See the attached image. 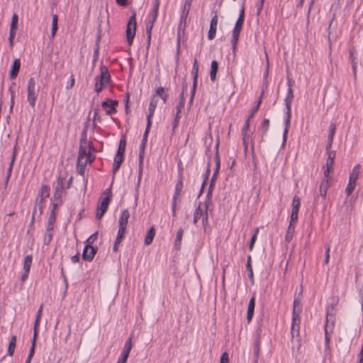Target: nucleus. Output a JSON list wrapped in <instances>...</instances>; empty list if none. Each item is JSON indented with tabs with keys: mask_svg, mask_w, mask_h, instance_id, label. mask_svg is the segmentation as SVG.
<instances>
[{
	"mask_svg": "<svg viewBox=\"0 0 363 363\" xmlns=\"http://www.w3.org/2000/svg\"><path fill=\"white\" fill-rule=\"evenodd\" d=\"M104 195H106V196L101 197L98 206H97V212L96 214V218L100 220L104 214L107 211L109 201L111 200V189H107L103 194Z\"/></svg>",
	"mask_w": 363,
	"mask_h": 363,
	"instance_id": "5",
	"label": "nucleus"
},
{
	"mask_svg": "<svg viewBox=\"0 0 363 363\" xmlns=\"http://www.w3.org/2000/svg\"><path fill=\"white\" fill-rule=\"evenodd\" d=\"M243 23H244V20H242L241 18H238V20L235 23V27L233 28V34H232V39H231V43L233 45V50L235 49L236 45L238 43L239 35H240V31L242 30Z\"/></svg>",
	"mask_w": 363,
	"mask_h": 363,
	"instance_id": "9",
	"label": "nucleus"
},
{
	"mask_svg": "<svg viewBox=\"0 0 363 363\" xmlns=\"http://www.w3.org/2000/svg\"><path fill=\"white\" fill-rule=\"evenodd\" d=\"M50 196V187L48 185H43L38 194L37 199H36V203L35 205L33 212V217H32V221L31 224L34 222V216L36 213V207L38 206L40 210L41 211L44 207V202L46 198L49 197Z\"/></svg>",
	"mask_w": 363,
	"mask_h": 363,
	"instance_id": "6",
	"label": "nucleus"
},
{
	"mask_svg": "<svg viewBox=\"0 0 363 363\" xmlns=\"http://www.w3.org/2000/svg\"><path fill=\"white\" fill-rule=\"evenodd\" d=\"M229 362V357L228 354L227 352H224L222 354L220 357V363H228Z\"/></svg>",
	"mask_w": 363,
	"mask_h": 363,
	"instance_id": "59",
	"label": "nucleus"
},
{
	"mask_svg": "<svg viewBox=\"0 0 363 363\" xmlns=\"http://www.w3.org/2000/svg\"><path fill=\"white\" fill-rule=\"evenodd\" d=\"M18 16L17 14L14 13L12 16L11 23L10 26V31H17L18 28Z\"/></svg>",
	"mask_w": 363,
	"mask_h": 363,
	"instance_id": "42",
	"label": "nucleus"
},
{
	"mask_svg": "<svg viewBox=\"0 0 363 363\" xmlns=\"http://www.w3.org/2000/svg\"><path fill=\"white\" fill-rule=\"evenodd\" d=\"M184 234L182 228H179L177 233V236L174 241V247L177 250H179L182 245V240Z\"/></svg>",
	"mask_w": 363,
	"mask_h": 363,
	"instance_id": "32",
	"label": "nucleus"
},
{
	"mask_svg": "<svg viewBox=\"0 0 363 363\" xmlns=\"http://www.w3.org/2000/svg\"><path fill=\"white\" fill-rule=\"evenodd\" d=\"M258 233V228L256 229V231L255 233V234L252 236L251 238V240H250V243L249 245V249L250 251L252 250L253 249V247H254V244L256 241V239H257V234Z\"/></svg>",
	"mask_w": 363,
	"mask_h": 363,
	"instance_id": "52",
	"label": "nucleus"
},
{
	"mask_svg": "<svg viewBox=\"0 0 363 363\" xmlns=\"http://www.w3.org/2000/svg\"><path fill=\"white\" fill-rule=\"evenodd\" d=\"M13 166H11V164L9 163V166L7 169V175H6V184H7L9 182V180L11 177V173H12V170H13Z\"/></svg>",
	"mask_w": 363,
	"mask_h": 363,
	"instance_id": "62",
	"label": "nucleus"
},
{
	"mask_svg": "<svg viewBox=\"0 0 363 363\" xmlns=\"http://www.w3.org/2000/svg\"><path fill=\"white\" fill-rule=\"evenodd\" d=\"M160 6V0H155L154 7L152 11L147 16L146 22V33H147V49L148 50L151 44L152 30L154 23L157 18L158 9Z\"/></svg>",
	"mask_w": 363,
	"mask_h": 363,
	"instance_id": "1",
	"label": "nucleus"
},
{
	"mask_svg": "<svg viewBox=\"0 0 363 363\" xmlns=\"http://www.w3.org/2000/svg\"><path fill=\"white\" fill-rule=\"evenodd\" d=\"M111 82V75L107 67L100 66V74L95 77V91L100 93Z\"/></svg>",
	"mask_w": 363,
	"mask_h": 363,
	"instance_id": "3",
	"label": "nucleus"
},
{
	"mask_svg": "<svg viewBox=\"0 0 363 363\" xmlns=\"http://www.w3.org/2000/svg\"><path fill=\"white\" fill-rule=\"evenodd\" d=\"M74 82H75V80H74V76H73V74H72L66 84V89H72L74 85Z\"/></svg>",
	"mask_w": 363,
	"mask_h": 363,
	"instance_id": "53",
	"label": "nucleus"
},
{
	"mask_svg": "<svg viewBox=\"0 0 363 363\" xmlns=\"http://www.w3.org/2000/svg\"><path fill=\"white\" fill-rule=\"evenodd\" d=\"M132 338L133 335H131L125 342L122 353L118 359L117 363H126L130 352L132 349Z\"/></svg>",
	"mask_w": 363,
	"mask_h": 363,
	"instance_id": "10",
	"label": "nucleus"
},
{
	"mask_svg": "<svg viewBox=\"0 0 363 363\" xmlns=\"http://www.w3.org/2000/svg\"><path fill=\"white\" fill-rule=\"evenodd\" d=\"M210 172H211L210 166L208 165V168H207V169L206 171V173L204 174V178H203V186H206V184L207 183V180L208 179Z\"/></svg>",
	"mask_w": 363,
	"mask_h": 363,
	"instance_id": "60",
	"label": "nucleus"
},
{
	"mask_svg": "<svg viewBox=\"0 0 363 363\" xmlns=\"http://www.w3.org/2000/svg\"><path fill=\"white\" fill-rule=\"evenodd\" d=\"M247 272H248V277L252 282V284H254V274L252 271V265L250 266V268H246Z\"/></svg>",
	"mask_w": 363,
	"mask_h": 363,
	"instance_id": "58",
	"label": "nucleus"
},
{
	"mask_svg": "<svg viewBox=\"0 0 363 363\" xmlns=\"http://www.w3.org/2000/svg\"><path fill=\"white\" fill-rule=\"evenodd\" d=\"M38 89L36 87V82L33 77H30L27 86V101L29 105L34 108L38 96Z\"/></svg>",
	"mask_w": 363,
	"mask_h": 363,
	"instance_id": "4",
	"label": "nucleus"
},
{
	"mask_svg": "<svg viewBox=\"0 0 363 363\" xmlns=\"http://www.w3.org/2000/svg\"><path fill=\"white\" fill-rule=\"evenodd\" d=\"M97 247H94L89 244H86L83 250L82 259L89 262L91 261L97 252Z\"/></svg>",
	"mask_w": 363,
	"mask_h": 363,
	"instance_id": "13",
	"label": "nucleus"
},
{
	"mask_svg": "<svg viewBox=\"0 0 363 363\" xmlns=\"http://www.w3.org/2000/svg\"><path fill=\"white\" fill-rule=\"evenodd\" d=\"M329 186L328 179H323L319 186V195H317L314 198V206L316 207L319 203L325 204L326 199L327 191Z\"/></svg>",
	"mask_w": 363,
	"mask_h": 363,
	"instance_id": "8",
	"label": "nucleus"
},
{
	"mask_svg": "<svg viewBox=\"0 0 363 363\" xmlns=\"http://www.w3.org/2000/svg\"><path fill=\"white\" fill-rule=\"evenodd\" d=\"M123 161V156L116 155L114 157L113 162L116 164H121Z\"/></svg>",
	"mask_w": 363,
	"mask_h": 363,
	"instance_id": "63",
	"label": "nucleus"
},
{
	"mask_svg": "<svg viewBox=\"0 0 363 363\" xmlns=\"http://www.w3.org/2000/svg\"><path fill=\"white\" fill-rule=\"evenodd\" d=\"M57 21H58L57 15L52 14V29H51V33H50L51 38H54V36L55 35L56 32L58 29Z\"/></svg>",
	"mask_w": 363,
	"mask_h": 363,
	"instance_id": "34",
	"label": "nucleus"
},
{
	"mask_svg": "<svg viewBox=\"0 0 363 363\" xmlns=\"http://www.w3.org/2000/svg\"><path fill=\"white\" fill-rule=\"evenodd\" d=\"M150 128H151V125H149L148 124H147L145 133L143 134V138L140 146V150H145V146H146V144L147 142V137H148V134H149Z\"/></svg>",
	"mask_w": 363,
	"mask_h": 363,
	"instance_id": "36",
	"label": "nucleus"
},
{
	"mask_svg": "<svg viewBox=\"0 0 363 363\" xmlns=\"http://www.w3.org/2000/svg\"><path fill=\"white\" fill-rule=\"evenodd\" d=\"M125 147H126V140H125V138L123 136L120 140L119 146H118L116 155L124 156L125 151Z\"/></svg>",
	"mask_w": 363,
	"mask_h": 363,
	"instance_id": "35",
	"label": "nucleus"
},
{
	"mask_svg": "<svg viewBox=\"0 0 363 363\" xmlns=\"http://www.w3.org/2000/svg\"><path fill=\"white\" fill-rule=\"evenodd\" d=\"M16 33V32L9 31V45L11 48L13 46V39L15 38Z\"/></svg>",
	"mask_w": 363,
	"mask_h": 363,
	"instance_id": "55",
	"label": "nucleus"
},
{
	"mask_svg": "<svg viewBox=\"0 0 363 363\" xmlns=\"http://www.w3.org/2000/svg\"><path fill=\"white\" fill-rule=\"evenodd\" d=\"M329 259H330V245H328L326 247L325 257V260H324L325 264H328L329 262Z\"/></svg>",
	"mask_w": 363,
	"mask_h": 363,
	"instance_id": "64",
	"label": "nucleus"
},
{
	"mask_svg": "<svg viewBox=\"0 0 363 363\" xmlns=\"http://www.w3.org/2000/svg\"><path fill=\"white\" fill-rule=\"evenodd\" d=\"M361 166L360 164L355 165L352 172L350 174L349 181L355 182H357L359 174L360 173Z\"/></svg>",
	"mask_w": 363,
	"mask_h": 363,
	"instance_id": "24",
	"label": "nucleus"
},
{
	"mask_svg": "<svg viewBox=\"0 0 363 363\" xmlns=\"http://www.w3.org/2000/svg\"><path fill=\"white\" fill-rule=\"evenodd\" d=\"M355 186H356L355 182L349 181L348 184L345 189V192H346L347 196H349L352 193Z\"/></svg>",
	"mask_w": 363,
	"mask_h": 363,
	"instance_id": "48",
	"label": "nucleus"
},
{
	"mask_svg": "<svg viewBox=\"0 0 363 363\" xmlns=\"http://www.w3.org/2000/svg\"><path fill=\"white\" fill-rule=\"evenodd\" d=\"M158 100L155 98L154 96L152 99L150 100V102L148 106V114L147 116V124L149 125H152V117L154 115L155 108L157 105Z\"/></svg>",
	"mask_w": 363,
	"mask_h": 363,
	"instance_id": "15",
	"label": "nucleus"
},
{
	"mask_svg": "<svg viewBox=\"0 0 363 363\" xmlns=\"http://www.w3.org/2000/svg\"><path fill=\"white\" fill-rule=\"evenodd\" d=\"M350 57L352 62V68L353 71L354 77L357 76V58L355 55V50L354 49H351L350 50Z\"/></svg>",
	"mask_w": 363,
	"mask_h": 363,
	"instance_id": "23",
	"label": "nucleus"
},
{
	"mask_svg": "<svg viewBox=\"0 0 363 363\" xmlns=\"http://www.w3.org/2000/svg\"><path fill=\"white\" fill-rule=\"evenodd\" d=\"M301 312V306L300 302L298 300H294L293 304V314L292 318H295V315H297L298 318H300V313Z\"/></svg>",
	"mask_w": 363,
	"mask_h": 363,
	"instance_id": "33",
	"label": "nucleus"
},
{
	"mask_svg": "<svg viewBox=\"0 0 363 363\" xmlns=\"http://www.w3.org/2000/svg\"><path fill=\"white\" fill-rule=\"evenodd\" d=\"M136 13L133 12L132 16L128 19L126 27V39L129 45H131L136 32Z\"/></svg>",
	"mask_w": 363,
	"mask_h": 363,
	"instance_id": "7",
	"label": "nucleus"
},
{
	"mask_svg": "<svg viewBox=\"0 0 363 363\" xmlns=\"http://www.w3.org/2000/svg\"><path fill=\"white\" fill-rule=\"evenodd\" d=\"M189 11L190 9L184 5L180 17V25H182V23H184V24L186 23V21L189 15ZM179 27H181V26H179Z\"/></svg>",
	"mask_w": 363,
	"mask_h": 363,
	"instance_id": "41",
	"label": "nucleus"
},
{
	"mask_svg": "<svg viewBox=\"0 0 363 363\" xmlns=\"http://www.w3.org/2000/svg\"><path fill=\"white\" fill-rule=\"evenodd\" d=\"M62 193H63L62 179H61V177H59L57 184L56 186V189L54 193V198L55 199H60L62 195Z\"/></svg>",
	"mask_w": 363,
	"mask_h": 363,
	"instance_id": "25",
	"label": "nucleus"
},
{
	"mask_svg": "<svg viewBox=\"0 0 363 363\" xmlns=\"http://www.w3.org/2000/svg\"><path fill=\"white\" fill-rule=\"evenodd\" d=\"M95 160V155L91 154L89 152V154L88 155L86 156V157L85 158V162H86V164L89 163V164H91L93 162V161Z\"/></svg>",
	"mask_w": 363,
	"mask_h": 363,
	"instance_id": "61",
	"label": "nucleus"
},
{
	"mask_svg": "<svg viewBox=\"0 0 363 363\" xmlns=\"http://www.w3.org/2000/svg\"><path fill=\"white\" fill-rule=\"evenodd\" d=\"M295 224H296L295 222L290 221V223H289V225L288 227L287 232L286 233V237H285L286 240L288 242H291V240L293 238V235H294V230H295Z\"/></svg>",
	"mask_w": 363,
	"mask_h": 363,
	"instance_id": "28",
	"label": "nucleus"
},
{
	"mask_svg": "<svg viewBox=\"0 0 363 363\" xmlns=\"http://www.w3.org/2000/svg\"><path fill=\"white\" fill-rule=\"evenodd\" d=\"M33 257L32 255H27L23 260V271L29 272L32 264Z\"/></svg>",
	"mask_w": 363,
	"mask_h": 363,
	"instance_id": "38",
	"label": "nucleus"
},
{
	"mask_svg": "<svg viewBox=\"0 0 363 363\" xmlns=\"http://www.w3.org/2000/svg\"><path fill=\"white\" fill-rule=\"evenodd\" d=\"M20 67H21L20 60L19 59L14 60V61L11 65V69L9 73L11 79H14L16 78V77L18 74L19 69H20Z\"/></svg>",
	"mask_w": 363,
	"mask_h": 363,
	"instance_id": "21",
	"label": "nucleus"
},
{
	"mask_svg": "<svg viewBox=\"0 0 363 363\" xmlns=\"http://www.w3.org/2000/svg\"><path fill=\"white\" fill-rule=\"evenodd\" d=\"M218 69V63L216 60H213L211 65V71H210V79L212 82H214L216 78V74Z\"/></svg>",
	"mask_w": 363,
	"mask_h": 363,
	"instance_id": "27",
	"label": "nucleus"
},
{
	"mask_svg": "<svg viewBox=\"0 0 363 363\" xmlns=\"http://www.w3.org/2000/svg\"><path fill=\"white\" fill-rule=\"evenodd\" d=\"M156 94L162 99L164 104L167 102L169 96L165 92L164 89L163 87H158L156 89Z\"/></svg>",
	"mask_w": 363,
	"mask_h": 363,
	"instance_id": "40",
	"label": "nucleus"
},
{
	"mask_svg": "<svg viewBox=\"0 0 363 363\" xmlns=\"http://www.w3.org/2000/svg\"><path fill=\"white\" fill-rule=\"evenodd\" d=\"M269 123H270L269 120L267 119V118H264L262 121V130L264 135H267V131L269 128Z\"/></svg>",
	"mask_w": 363,
	"mask_h": 363,
	"instance_id": "49",
	"label": "nucleus"
},
{
	"mask_svg": "<svg viewBox=\"0 0 363 363\" xmlns=\"http://www.w3.org/2000/svg\"><path fill=\"white\" fill-rule=\"evenodd\" d=\"M82 143V140H81V143ZM88 154H89V152H87L86 147H83L82 145L81 144V145L79 147V150L77 161H79V162H82V161H83V160L86 157Z\"/></svg>",
	"mask_w": 363,
	"mask_h": 363,
	"instance_id": "39",
	"label": "nucleus"
},
{
	"mask_svg": "<svg viewBox=\"0 0 363 363\" xmlns=\"http://www.w3.org/2000/svg\"><path fill=\"white\" fill-rule=\"evenodd\" d=\"M16 345V336L13 335L9 341L7 353L9 356H13Z\"/></svg>",
	"mask_w": 363,
	"mask_h": 363,
	"instance_id": "30",
	"label": "nucleus"
},
{
	"mask_svg": "<svg viewBox=\"0 0 363 363\" xmlns=\"http://www.w3.org/2000/svg\"><path fill=\"white\" fill-rule=\"evenodd\" d=\"M201 216H202V210L201 208V204H199V206L196 208V210L194 211L193 223L194 224H196L198 220L201 217Z\"/></svg>",
	"mask_w": 363,
	"mask_h": 363,
	"instance_id": "45",
	"label": "nucleus"
},
{
	"mask_svg": "<svg viewBox=\"0 0 363 363\" xmlns=\"http://www.w3.org/2000/svg\"><path fill=\"white\" fill-rule=\"evenodd\" d=\"M125 230H126V229H125V228H119L118 231V234H117V237H116V240H117L118 242H122V240L123 238V236H124V234L125 233Z\"/></svg>",
	"mask_w": 363,
	"mask_h": 363,
	"instance_id": "50",
	"label": "nucleus"
},
{
	"mask_svg": "<svg viewBox=\"0 0 363 363\" xmlns=\"http://www.w3.org/2000/svg\"><path fill=\"white\" fill-rule=\"evenodd\" d=\"M98 232L93 233L86 240L88 244L91 245L97 239Z\"/></svg>",
	"mask_w": 363,
	"mask_h": 363,
	"instance_id": "56",
	"label": "nucleus"
},
{
	"mask_svg": "<svg viewBox=\"0 0 363 363\" xmlns=\"http://www.w3.org/2000/svg\"><path fill=\"white\" fill-rule=\"evenodd\" d=\"M187 91V84L186 82H184L183 84V86H182V94H181V99L179 102V104L177 105V116H176V119H175V122H174V128H175V127L177 125V118H178V115L179 113L181 112L182 109L184 108V92H186Z\"/></svg>",
	"mask_w": 363,
	"mask_h": 363,
	"instance_id": "18",
	"label": "nucleus"
},
{
	"mask_svg": "<svg viewBox=\"0 0 363 363\" xmlns=\"http://www.w3.org/2000/svg\"><path fill=\"white\" fill-rule=\"evenodd\" d=\"M218 20V18L216 14H215L214 16L211 18L208 33V38L209 40H213L216 37Z\"/></svg>",
	"mask_w": 363,
	"mask_h": 363,
	"instance_id": "17",
	"label": "nucleus"
},
{
	"mask_svg": "<svg viewBox=\"0 0 363 363\" xmlns=\"http://www.w3.org/2000/svg\"><path fill=\"white\" fill-rule=\"evenodd\" d=\"M182 189H183V182H182V177H180L176 184L174 195L172 198V200H174V201L177 200L178 196L180 195V194L182 191Z\"/></svg>",
	"mask_w": 363,
	"mask_h": 363,
	"instance_id": "29",
	"label": "nucleus"
},
{
	"mask_svg": "<svg viewBox=\"0 0 363 363\" xmlns=\"http://www.w3.org/2000/svg\"><path fill=\"white\" fill-rule=\"evenodd\" d=\"M247 130H242V142H243V145L245 146V150H247Z\"/></svg>",
	"mask_w": 363,
	"mask_h": 363,
	"instance_id": "57",
	"label": "nucleus"
},
{
	"mask_svg": "<svg viewBox=\"0 0 363 363\" xmlns=\"http://www.w3.org/2000/svg\"><path fill=\"white\" fill-rule=\"evenodd\" d=\"M300 318H298L297 315H295V318H292L291 323V338L294 340L296 337H298L299 335V330H300Z\"/></svg>",
	"mask_w": 363,
	"mask_h": 363,
	"instance_id": "16",
	"label": "nucleus"
},
{
	"mask_svg": "<svg viewBox=\"0 0 363 363\" xmlns=\"http://www.w3.org/2000/svg\"><path fill=\"white\" fill-rule=\"evenodd\" d=\"M52 230H50L49 231L46 230V235H45V240H44L45 244L48 245L50 242V241L52 240Z\"/></svg>",
	"mask_w": 363,
	"mask_h": 363,
	"instance_id": "51",
	"label": "nucleus"
},
{
	"mask_svg": "<svg viewBox=\"0 0 363 363\" xmlns=\"http://www.w3.org/2000/svg\"><path fill=\"white\" fill-rule=\"evenodd\" d=\"M86 166V162L82 161V162H79V161H77V169L79 174L82 176L84 175Z\"/></svg>",
	"mask_w": 363,
	"mask_h": 363,
	"instance_id": "46",
	"label": "nucleus"
},
{
	"mask_svg": "<svg viewBox=\"0 0 363 363\" xmlns=\"http://www.w3.org/2000/svg\"><path fill=\"white\" fill-rule=\"evenodd\" d=\"M216 169L211 177V182H210V184L209 185H211L212 184V187H213V189H214V186H215V183H216V181L217 179V177H218V174L219 173V169H220V159H219V156H218V152H217L216 153Z\"/></svg>",
	"mask_w": 363,
	"mask_h": 363,
	"instance_id": "22",
	"label": "nucleus"
},
{
	"mask_svg": "<svg viewBox=\"0 0 363 363\" xmlns=\"http://www.w3.org/2000/svg\"><path fill=\"white\" fill-rule=\"evenodd\" d=\"M336 131V125L335 123H331L329 126V132L328 135V140H333Z\"/></svg>",
	"mask_w": 363,
	"mask_h": 363,
	"instance_id": "44",
	"label": "nucleus"
},
{
	"mask_svg": "<svg viewBox=\"0 0 363 363\" xmlns=\"http://www.w3.org/2000/svg\"><path fill=\"white\" fill-rule=\"evenodd\" d=\"M130 218V213L128 209H125L121 212L119 218V228L126 229L128 219Z\"/></svg>",
	"mask_w": 363,
	"mask_h": 363,
	"instance_id": "20",
	"label": "nucleus"
},
{
	"mask_svg": "<svg viewBox=\"0 0 363 363\" xmlns=\"http://www.w3.org/2000/svg\"><path fill=\"white\" fill-rule=\"evenodd\" d=\"M328 158L325 163V167H328V168H333L334 164V160L336 156L335 152H330L329 153H327Z\"/></svg>",
	"mask_w": 363,
	"mask_h": 363,
	"instance_id": "37",
	"label": "nucleus"
},
{
	"mask_svg": "<svg viewBox=\"0 0 363 363\" xmlns=\"http://www.w3.org/2000/svg\"><path fill=\"white\" fill-rule=\"evenodd\" d=\"M255 306V296H252L250 299L248 306H247V320L248 323L251 322L252 317L254 315Z\"/></svg>",
	"mask_w": 363,
	"mask_h": 363,
	"instance_id": "19",
	"label": "nucleus"
},
{
	"mask_svg": "<svg viewBox=\"0 0 363 363\" xmlns=\"http://www.w3.org/2000/svg\"><path fill=\"white\" fill-rule=\"evenodd\" d=\"M301 206V199L295 195L292 201V211L290 221L296 223L298 220V211Z\"/></svg>",
	"mask_w": 363,
	"mask_h": 363,
	"instance_id": "11",
	"label": "nucleus"
},
{
	"mask_svg": "<svg viewBox=\"0 0 363 363\" xmlns=\"http://www.w3.org/2000/svg\"><path fill=\"white\" fill-rule=\"evenodd\" d=\"M294 93L292 88H288L287 94L286 98L284 99L285 106L286 107L287 111L286 114L285 118V129L283 133V143L282 145L284 146L286 142L287 134L290 128V119H291V104L294 99Z\"/></svg>",
	"mask_w": 363,
	"mask_h": 363,
	"instance_id": "2",
	"label": "nucleus"
},
{
	"mask_svg": "<svg viewBox=\"0 0 363 363\" xmlns=\"http://www.w3.org/2000/svg\"><path fill=\"white\" fill-rule=\"evenodd\" d=\"M333 322L331 323H330L328 316L326 319V323L325 327V348L328 350L329 348L330 345V334L333 333Z\"/></svg>",
	"mask_w": 363,
	"mask_h": 363,
	"instance_id": "14",
	"label": "nucleus"
},
{
	"mask_svg": "<svg viewBox=\"0 0 363 363\" xmlns=\"http://www.w3.org/2000/svg\"><path fill=\"white\" fill-rule=\"evenodd\" d=\"M118 104V102L116 100L107 99L102 102L101 106L106 111V113L111 116L116 113V106Z\"/></svg>",
	"mask_w": 363,
	"mask_h": 363,
	"instance_id": "12",
	"label": "nucleus"
},
{
	"mask_svg": "<svg viewBox=\"0 0 363 363\" xmlns=\"http://www.w3.org/2000/svg\"><path fill=\"white\" fill-rule=\"evenodd\" d=\"M213 191V187H212V184L209 185L208 189L207 195H206V199H207V201H206V209L208 208L207 201H210L211 198L212 196Z\"/></svg>",
	"mask_w": 363,
	"mask_h": 363,
	"instance_id": "54",
	"label": "nucleus"
},
{
	"mask_svg": "<svg viewBox=\"0 0 363 363\" xmlns=\"http://www.w3.org/2000/svg\"><path fill=\"white\" fill-rule=\"evenodd\" d=\"M198 72H199V64L196 59L194 60L192 70H191V74L193 76L194 82H197L198 78Z\"/></svg>",
	"mask_w": 363,
	"mask_h": 363,
	"instance_id": "43",
	"label": "nucleus"
},
{
	"mask_svg": "<svg viewBox=\"0 0 363 363\" xmlns=\"http://www.w3.org/2000/svg\"><path fill=\"white\" fill-rule=\"evenodd\" d=\"M155 235V229L154 227H151L149 230L147 232L145 238V244L146 245H149L152 243L154 237Z\"/></svg>",
	"mask_w": 363,
	"mask_h": 363,
	"instance_id": "26",
	"label": "nucleus"
},
{
	"mask_svg": "<svg viewBox=\"0 0 363 363\" xmlns=\"http://www.w3.org/2000/svg\"><path fill=\"white\" fill-rule=\"evenodd\" d=\"M55 206L56 204L54 205L53 209L50 212V215L47 225V231H49L50 230H53L54 223L55 222Z\"/></svg>",
	"mask_w": 363,
	"mask_h": 363,
	"instance_id": "31",
	"label": "nucleus"
},
{
	"mask_svg": "<svg viewBox=\"0 0 363 363\" xmlns=\"http://www.w3.org/2000/svg\"><path fill=\"white\" fill-rule=\"evenodd\" d=\"M263 94H264V93L262 92V94H261V96L258 100L257 104L251 110V113H250L248 118L251 119L252 118H253L254 115L257 112V111L259 108V106L262 103V98Z\"/></svg>",
	"mask_w": 363,
	"mask_h": 363,
	"instance_id": "47",
	"label": "nucleus"
}]
</instances>
